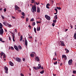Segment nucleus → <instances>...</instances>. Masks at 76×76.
<instances>
[{
  "instance_id": "1",
  "label": "nucleus",
  "mask_w": 76,
  "mask_h": 76,
  "mask_svg": "<svg viewBox=\"0 0 76 76\" xmlns=\"http://www.w3.org/2000/svg\"><path fill=\"white\" fill-rule=\"evenodd\" d=\"M32 9H31V11L33 12V13H34V12H37V7L36 6H32Z\"/></svg>"
},
{
  "instance_id": "2",
  "label": "nucleus",
  "mask_w": 76,
  "mask_h": 76,
  "mask_svg": "<svg viewBox=\"0 0 76 76\" xmlns=\"http://www.w3.org/2000/svg\"><path fill=\"white\" fill-rule=\"evenodd\" d=\"M0 55H1V58H2V56H4L3 57V58H6V55L3 52H1V53H0Z\"/></svg>"
},
{
  "instance_id": "3",
  "label": "nucleus",
  "mask_w": 76,
  "mask_h": 76,
  "mask_svg": "<svg viewBox=\"0 0 76 76\" xmlns=\"http://www.w3.org/2000/svg\"><path fill=\"white\" fill-rule=\"evenodd\" d=\"M45 18L47 19V20H50V19H51V18H50V17L48 16L47 15H45Z\"/></svg>"
},
{
  "instance_id": "4",
  "label": "nucleus",
  "mask_w": 76,
  "mask_h": 76,
  "mask_svg": "<svg viewBox=\"0 0 76 76\" xmlns=\"http://www.w3.org/2000/svg\"><path fill=\"white\" fill-rule=\"evenodd\" d=\"M4 31H3V28H1L0 29V35H2L3 34Z\"/></svg>"
},
{
  "instance_id": "5",
  "label": "nucleus",
  "mask_w": 76,
  "mask_h": 76,
  "mask_svg": "<svg viewBox=\"0 0 76 76\" xmlns=\"http://www.w3.org/2000/svg\"><path fill=\"white\" fill-rule=\"evenodd\" d=\"M16 61H18V62H21V59L19 58H16Z\"/></svg>"
},
{
  "instance_id": "6",
  "label": "nucleus",
  "mask_w": 76,
  "mask_h": 76,
  "mask_svg": "<svg viewBox=\"0 0 76 76\" xmlns=\"http://www.w3.org/2000/svg\"><path fill=\"white\" fill-rule=\"evenodd\" d=\"M19 9H20V8L18 7V6H17V5H15V10H17Z\"/></svg>"
},
{
  "instance_id": "7",
  "label": "nucleus",
  "mask_w": 76,
  "mask_h": 76,
  "mask_svg": "<svg viewBox=\"0 0 76 76\" xmlns=\"http://www.w3.org/2000/svg\"><path fill=\"white\" fill-rule=\"evenodd\" d=\"M72 62H73L72 59L69 60L68 61V64H69V65H71V64H72Z\"/></svg>"
},
{
  "instance_id": "8",
  "label": "nucleus",
  "mask_w": 76,
  "mask_h": 76,
  "mask_svg": "<svg viewBox=\"0 0 76 76\" xmlns=\"http://www.w3.org/2000/svg\"><path fill=\"white\" fill-rule=\"evenodd\" d=\"M63 58L65 60H67V57L66 56L63 55L62 56V58Z\"/></svg>"
},
{
  "instance_id": "9",
  "label": "nucleus",
  "mask_w": 76,
  "mask_h": 76,
  "mask_svg": "<svg viewBox=\"0 0 76 76\" xmlns=\"http://www.w3.org/2000/svg\"><path fill=\"white\" fill-rule=\"evenodd\" d=\"M12 37L13 41L15 42V34H13V33H12Z\"/></svg>"
},
{
  "instance_id": "10",
  "label": "nucleus",
  "mask_w": 76,
  "mask_h": 76,
  "mask_svg": "<svg viewBox=\"0 0 76 76\" xmlns=\"http://www.w3.org/2000/svg\"><path fill=\"white\" fill-rule=\"evenodd\" d=\"M61 44H60L61 46H65V45L64 44V41H61Z\"/></svg>"
},
{
  "instance_id": "11",
  "label": "nucleus",
  "mask_w": 76,
  "mask_h": 76,
  "mask_svg": "<svg viewBox=\"0 0 76 76\" xmlns=\"http://www.w3.org/2000/svg\"><path fill=\"white\" fill-rule=\"evenodd\" d=\"M37 13H39L40 12V8L39 7H37Z\"/></svg>"
},
{
  "instance_id": "12",
  "label": "nucleus",
  "mask_w": 76,
  "mask_h": 76,
  "mask_svg": "<svg viewBox=\"0 0 76 76\" xmlns=\"http://www.w3.org/2000/svg\"><path fill=\"white\" fill-rule=\"evenodd\" d=\"M35 60H36V61H39V57H37V56L36 57V58H35Z\"/></svg>"
},
{
  "instance_id": "13",
  "label": "nucleus",
  "mask_w": 76,
  "mask_h": 76,
  "mask_svg": "<svg viewBox=\"0 0 76 76\" xmlns=\"http://www.w3.org/2000/svg\"><path fill=\"white\" fill-rule=\"evenodd\" d=\"M25 45L27 46L28 45V41H27V40H26V38H25Z\"/></svg>"
},
{
  "instance_id": "14",
  "label": "nucleus",
  "mask_w": 76,
  "mask_h": 76,
  "mask_svg": "<svg viewBox=\"0 0 76 76\" xmlns=\"http://www.w3.org/2000/svg\"><path fill=\"white\" fill-rule=\"evenodd\" d=\"M9 63H10V66H13L14 65V64H13V62H12L11 61H10L9 62Z\"/></svg>"
},
{
  "instance_id": "15",
  "label": "nucleus",
  "mask_w": 76,
  "mask_h": 76,
  "mask_svg": "<svg viewBox=\"0 0 76 76\" xmlns=\"http://www.w3.org/2000/svg\"><path fill=\"white\" fill-rule=\"evenodd\" d=\"M38 66H37V69H41V64H38Z\"/></svg>"
},
{
  "instance_id": "16",
  "label": "nucleus",
  "mask_w": 76,
  "mask_h": 76,
  "mask_svg": "<svg viewBox=\"0 0 76 76\" xmlns=\"http://www.w3.org/2000/svg\"><path fill=\"white\" fill-rule=\"evenodd\" d=\"M14 48L17 51H19V49H18V47L14 45Z\"/></svg>"
},
{
  "instance_id": "17",
  "label": "nucleus",
  "mask_w": 76,
  "mask_h": 76,
  "mask_svg": "<svg viewBox=\"0 0 76 76\" xmlns=\"http://www.w3.org/2000/svg\"><path fill=\"white\" fill-rule=\"evenodd\" d=\"M7 25L8 26V27H9V28H11L12 27V25L11 24H9V23H7Z\"/></svg>"
},
{
  "instance_id": "18",
  "label": "nucleus",
  "mask_w": 76,
  "mask_h": 76,
  "mask_svg": "<svg viewBox=\"0 0 76 76\" xmlns=\"http://www.w3.org/2000/svg\"><path fill=\"white\" fill-rule=\"evenodd\" d=\"M49 6H50V4H47L46 5V8H47V9H50V7H48Z\"/></svg>"
},
{
  "instance_id": "19",
  "label": "nucleus",
  "mask_w": 76,
  "mask_h": 76,
  "mask_svg": "<svg viewBox=\"0 0 76 76\" xmlns=\"http://www.w3.org/2000/svg\"><path fill=\"white\" fill-rule=\"evenodd\" d=\"M65 50L66 51V53H69V50H68V49H67V48L65 49Z\"/></svg>"
},
{
  "instance_id": "20",
  "label": "nucleus",
  "mask_w": 76,
  "mask_h": 76,
  "mask_svg": "<svg viewBox=\"0 0 76 76\" xmlns=\"http://www.w3.org/2000/svg\"><path fill=\"white\" fill-rule=\"evenodd\" d=\"M30 56H31V57H33V58L34 57V54L33 53H31L30 54Z\"/></svg>"
},
{
  "instance_id": "21",
  "label": "nucleus",
  "mask_w": 76,
  "mask_h": 76,
  "mask_svg": "<svg viewBox=\"0 0 76 76\" xmlns=\"http://www.w3.org/2000/svg\"><path fill=\"white\" fill-rule=\"evenodd\" d=\"M37 31H40V27H37Z\"/></svg>"
},
{
  "instance_id": "22",
  "label": "nucleus",
  "mask_w": 76,
  "mask_h": 76,
  "mask_svg": "<svg viewBox=\"0 0 76 76\" xmlns=\"http://www.w3.org/2000/svg\"><path fill=\"white\" fill-rule=\"evenodd\" d=\"M4 69L5 70H8V68H7L6 66H4Z\"/></svg>"
},
{
  "instance_id": "23",
  "label": "nucleus",
  "mask_w": 76,
  "mask_h": 76,
  "mask_svg": "<svg viewBox=\"0 0 76 76\" xmlns=\"http://www.w3.org/2000/svg\"><path fill=\"white\" fill-rule=\"evenodd\" d=\"M2 26H3V25L1 23H0V29L2 28Z\"/></svg>"
},
{
  "instance_id": "24",
  "label": "nucleus",
  "mask_w": 76,
  "mask_h": 76,
  "mask_svg": "<svg viewBox=\"0 0 76 76\" xmlns=\"http://www.w3.org/2000/svg\"><path fill=\"white\" fill-rule=\"evenodd\" d=\"M74 37L75 39H76V33L74 34Z\"/></svg>"
},
{
  "instance_id": "25",
  "label": "nucleus",
  "mask_w": 76,
  "mask_h": 76,
  "mask_svg": "<svg viewBox=\"0 0 76 76\" xmlns=\"http://www.w3.org/2000/svg\"><path fill=\"white\" fill-rule=\"evenodd\" d=\"M18 47L19 50H22V47L20 45H19Z\"/></svg>"
},
{
  "instance_id": "26",
  "label": "nucleus",
  "mask_w": 76,
  "mask_h": 76,
  "mask_svg": "<svg viewBox=\"0 0 76 76\" xmlns=\"http://www.w3.org/2000/svg\"><path fill=\"white\" fill-rule=\"evenodd\" d=\"M21 15H22L23 16H25V13L23 12L21 13Z\"/></svg>"
},
{
  "instance_id": "27",
  "label": "nucleus",
  "mask_w": 76,
  "mask_h": 76,
  "mask_svg": "<svg viewBox=\"0 0 76 76\" xmlns=\"http://www.w3.org/2000/svg\"><path fill=\"white\" fill-rule=\"evenodd\" d=\"M20 41L22 40V39H23V37L22 36H21V37H20Z\"/></svg>"
},
{
  "instance_id": "28",
  "label": "nucleus",
  "mask_w": 76,
  "mask_h": 76,
  "mask_svg": "<svg viewBox=\"0 0 76 76\" xmlns=\"http://www.w3.org/2000/svg\"><path fill=\"white\" fill-rule=\"evenodd\" d=\"M2 39L1 38H0V41H1V42H5L4 41H2Z\"/></svg>"
},
{
  "instance_id": "29",
  "label": "nucleus",
  "mask_w": 76,
  "mask_h": 76,
  "mask_svg": "<svg viewBox=\"0 0 76 76\" xmlns=\"http://www.w3.org/2000/svg\"><path fill=\"white\" fill-rule=\"evenodd\" d=\"M56 8L57 9H58V10H61V7H57Z\"/></svg>"
},
{
  "instance_id": "30",
  "label": "nucleus",
  "mask_w": 76,
  "mask_h": 76,
  "mask_svg": "<svg viewBox=\"0 0 76 76\" xmlns=\"http://www.w3.org/2000/svg\"><path fill=\"white\" fill-rule=\"evenodd\" d=\"M35 0H31V3H35Z\"/></svg>"
},
{
  "instance_id": "31",
  "label": "nucleus",
  "mask_w": 76,
  "mask_h": 76,
  "mask_svg": "<svg viewBox=\"0 0 76 76\" xmlns=\"http://www.w3.org/2000/svg\"><path fill=\"white\" fill-rule=\"evenodd\" d=\"M32 25L33 26H35V22H33Z\"/></svg>"
},
{
  "instance_id": "32",
  "label": "nucleus",
  "mask_w": 76,
  "mask_h": 76,
  "mask_svg": "<svg viewBox=\"0 0 76 76\" xmlns=\"http://www.w3.org/2000/svg\"><path fill=\"white\" fill-rule=\"evenodd\" d=\"M57 22V20H56L55 19V20H53V23H55L56 22Z\"/></svg>"
},
{
  "instance_id": "33",
  "label": "nucleus",
  "mask_w": 76,
  "mask_h": 76,
  "mask_svg": "<svg viewBox=\"0 0 76 76\" xmlns=\"http://www.w3.org/2000/svg\"><path fill=\"white\" fill-rule=\"evenodd\" d=\"M44 72V71L43 70L40 72L41 74H43V73Z\"/></svg>"
},
{
  "instance_id": "34",
  "label": "nucleus",
  "mask_w": 76,
  "mask_h": 76,
  "mask_svg": "<svg viewBox=\"0 0 76 76\" xmlns=\"http://www.w3.org/2000/svg\"><path fill=\"white\" fill-rule=\"evenodd\" d=\"M55 18H56L55 19H56V20L57 19H58V18H57V15H56L55 16Z\"/></svg>"
},
{
  "instance_id": "35",
  "label": "nucleus",
  "mask_w": 76,
  "mask_h": 76,
  "mask_svg": "<svg viewBox=\"0 0 76 76\" xmlns=\"http://www.w3.org/2000/svg\"><path fill=\"white\" fill-rule=\"evenodd\" d=\"M34 30L35 33H37V31H37V29H36V28H34Z\"/></svg>"
},
{
  "instance_id": "36",
  "label": "nucleus",
  "mask_w": 76,
  "mask_h": 76,
  "mask_svg": "<svg viewBox=\"0 0 76 76\" xmlns=\"http://www.w3.org/2000/svg\"><path fill=\"white\" fill-rule=\"evenodd\" d=\"M30 21L31 22H32V21H34V18H31V20H30Z\"/></svg>"
},
{
  "instance_id": "37",
  "label": "nucleus",
  "mask_w": 76,
  "mask_h": 76,
  "mask_svg": "<svg viewBox=\"0 0 76 76\" xmlns=\"http://www.w3.org/2000/svg\"><path fill=\"white\" fill-rule=\"evenodd\" d=\"M29 20V18H26V22H28Z\"/></svg>"
},
{
  "instance_id": "38",
  "label": "nucleus",
  "mask_w": 76,
  "mask_h": 76,
  "mask_svg": "<svg viewBox=\"0 0 76 76\" xmlns=\"http://www.w3.org/2000/svg\"><path fill=\"white\" fill-rule=\"evenodd\" d=\"M73 73L74 74H75L76 73V71H73Z\"/></svg>"
},
{
  "instance_id": "39",
  "label": "nucleus",
  "mask_w": 76,
  "mask_h": 76,
  "mask_svg": "<svg viewBox=\"0 0 76 76\" xmlns=\"http://www.w3.org/2000/svg\"><path fill=\"white\" fill-rule=\"evenodd\" d=\"M5 73L7 74L8 73V70H6L5 71Z\"/></svg>"
},
{
  "instance_id": "40",
  "label": "nucleus",
  "mask_w": 76,
  "mask_h": 76,
  "mask_svg": "<svg viewBox=\"0 0 76 76\" xmlns=\"http://www.w3.org/2000/svg\"><path fill=\"white\" fill-rule=\"evenodd\" d=\"M11 49L12 50H14V48H13V47H11Z\"/></svg>"
},
{
  "instance_id": "41",
  "label": "nucleus",
  "mask_w": 76,
  "mask_h": 76,
  "mask_svg": "<svg viewBox=\"0 0 76 76\" xmlns=\"http://www.w3.org/2000/svg\"><path fill=\"white\" fill-rule=\"evenodd\" d=\"M3 24H4V25H5V26H7V25L6 24V23L5 22L3 23Z\"/></svg>"
},
{
  "instance_id": "42",
  "label": "nucleus",
  "mask_w": 76,
  "mask_h": 76,
  "mask_svg": "<svg viewBox=\"0 0 76 76\" xmlns=\"http://www.w3.org/2000/svg\"><path fill=\"white\" fill-rule=\"evenodd\" d=\"M1 17L3 19H4V16L3 15H1Z\"/></svg>"
},
{
  "instance_id": "43",
  "label": "nucleus",
  "mask_w": 76,
  "mask_h": 76,
  "mask_svg": "<svg viewBox=\"0 0 76 76\" xmlns=\"http://www.w3.org/2000/svg\"><path fill=\"white\" fill-rule=\"evenodd\" d=\"M18 11L19 12H21V10H18Z\"/></svg>"
},
{
  "instance_id": "44",
  "label": "nucleus",
  "mask_w": 76,
  "mask_h": 76,
  "mask_svg": "<svg viewBox=\"0 0 76 76\" xmlns=\"http://www.w3.org/2000/svg\"><path fill=\"white\" fill-rule=\"evenodd\" d=\"M28 27L30 29H31V28H32L31 27V26L30 25H29Z\"/></svg>"
},
{
  "instance_id": "45",
  "label": "nucleus",
  "mask_w": 76,
  "mask_h": 76,
  "mask_svg": "<svg viewBox=\"0 0 76 76\" xmlns=\"http://www.w3.org/2000/svg\"><path fill=\"white\" fill-rule=\"evenodd\" d=\"M21 18H22V19H24V18H25L24 16H21Z\"/></svg>"
},
{
  "instance_id": "46",
  "label": "nucleus",
  "mask_w": 76,
  "mask_h": 76,
  "mask_svg": "<svg viewBox=\"0 0 76 76\" xmlns=\"http://www.w3.org/2000/svg\"><path fill=\"white\" fill-rule=\"evenodd\" d=\"M18 35L19 36V37H20V32H19L18 33Z\"/></svg>"
},
{
  "instance_id": "47",
  "label": "nucleus",
  "mask_w": 76,
  "mask_h": 76,
  "mask_svg": "<svg viewBox=\"0 0 76 76\" xmlns=\"http://www.w3.org/2000/svg\"><path fill=\"white\" fill-rule=\"evenodd\" d=\"M54 64H57V61H56V62L53 63Z\"/></svg>"
},
{
  "instance_id": "48",
  "label": "nucleus",
  "mask_w": 76,
  "mask_h": 76,
  "mask_svg": "<svg viewBox=\"0 0 76 76\" xmlns=\"http://www.w3.org/2000/svg\"><path fill=\"white\" fill-rule=\"evenodd\" d=\"M55 10L56 12H57H57H58V11L57 10V9H55Z\"/></svg>"
},
{
  "instance_id": "49",
  "label": "nucleus",
  "mask_w": 76,
  "mask_h": 76,
  "mask_svg": "<svg viewBox=\"0 0 76 76\" xmlns=\"http://www.w3.org/2000/svg\"><path fill=\"white\" fill-rule=\"evenodd\" d=\"M33 68H34V69H35V70H37V67H34Z\"/></svg>"
},
{
  "instance_id": "50",
  "label": "nucleus",
  "mask_w": 76,
  "mask_h": 76,
  "mask_svg": "<svg viewBox=\"0 0 76 76\" xmlns=\"http://www.w3.org/2000/svg\"><path fill=\"white\" fill-rule=\"evenodd\" d=\"M4 12H6V9L4 8Z\"/></svg>"
},
{
  "instance_id": "51",
  "label": "nucleus",
  "mask_w": 76,
  "mask_h": 76,
  "mask_svg": "<svg viewBox=\"0 0 76 76\" xmlns=\"http://www.w3.org/2000/svg\"><path fill=\"white\" fill-rule=\"evenodd\" d=\"M55 25V23H52V26H54Z\"/></svg>"
},
{
  "instance_id": "52",
  "label": "nucleus",
  "mask_w": 76,
  "mask_h": 76,
  "mask_svg": "<svg viewBox=\"0 0 76 76\" xmlns=\"http://www.w3.org/2000/svg\"><path fill=\"white\" fill-rule=\"evenodd\" d=\"M20 75L21 76H24V75L23 74H22V73H20Z\"/></svg>"
},
{
  "instance_id": "53",
  "label": "nucleus",
  "mask_w": 76,
  "mask_h": 76,
  "mask_svg": "<svg viewBox=\"0 0 76 76\" xmlns=\"http://www.w3.org/2000/svg\"><path fill=\"white\" fill-rule=\"evenodd\" d=\"M36 3L37 5H38V4H39V3H37L36 2Z\"/></svg>"
},
{
  "instance_id": "54",
  "label": "nucleus",
  "mask_w": 76,
  "mask_h": 76,
  "mask_svg": "<svg viewBox=\"0 0 76 76\" xmlns=\"http://www.w3.org/2000/svg\"><path fill=\"white\" fill-rule=\"evenodd\" d=\"M32 38V36H30L29 37H28V38Z\"/></svg>"
},
{
  "instance_id": "55",
  "label": "nucleus",
  "mask_w": 76,
  "mask_h": 76,
  "mask_svg": "<svg viewBox=\"0 0 76 76\" xmlns=\"http://www.w3.org/2000/svg\"><path fill=\"white\" fill-rule=\"evenodd\" d=\"M55 56H57V54H56V52H55Z\"/></svg>"
},
{
  "instance_id": "56",
  "label": "nucleus",
  "mask_w": 76,
  "mask_h": 76,
  "mask_svg": "<svg viewBox=\"0 0 76 76\" xmlns=\"http://www.w3.org/2000/svg\"><path fill=\"white\" fill-rule=\"evenodd\" d=\"M23 61H25V59L24 58H23Z\"/></svg>"
},
{
  "instance_id": "57",
  "label": "nucleus",
  "mask_w": 76,
  "mask_h": 76,
  "mask_svg": "<svg viewBox=\"0 0 76 76\" xmlns=\"http://www.w3.org/2000/svg\"><path fill=\"white\" fill-rule=\"evenodd\" d=\"M73 25L71 26V28H73Z\"/></svg>"
},
{
  "instance_id": "58",
  "label": "nucleus",
  "mask_w": 76,
  "mask_h": 76,
  "mask_svg": "<svg viewBox=\"0 0 76 76\" xmlns=\"http://www.w3.org/2000/svg\"><path fill=\"white\" fill-rule=\"evenodd\" d=\"M15 32H17V29H15Z\"/></svg>"
},
{
  "instance_id": "59",
  "label": "nucleus",
  "mask_w": 76,
  "mask_h": 76,
  "mask_svg": "<svg viewBox=\"0 0 76 76\" xmlns=\"http://www.w3.org/2000/svg\"><path fill=\"white\" fill-rule=\"evenodd\" d=\"M37 23H40V22H39L37 21Z\"/></svg>"
},
{
  "instance_id": "60",
  "label": "nucleus",
  "mask_w": 76,
  "mask_h": 76,
  "mask_svg": "<svg viewBox=\"0 0 76 76\" xmlns=\"http://www.w3.org/2000/svg\"><path fill=\"white\" fill-rule=\"evenodd\" d=\"M53 60H57V59L56 58H53Z\"/></svg>"
},
{
  "instance_id": "61",
  "label": "nucleus",
  "mask_w": 76,
  "mask_h": 76,
  "mask_svg": "<svg viewBox=\"0 0 76 76\" xmlns=\"http://www.w3.org/2000/svg\"><path fill=\"white\" fill-rule=\"evenodd\" d=\"M12 18H13V19H15V17L13 16L12 17Z\"/></svg>"
},
{
  "instance_id": "62",
  "label": "nucleus",
  "mask_w": 76,
  "mask_h": 76,
  "mask_svg": "<svg viewBox=\"0 0 76 76\" xmlns=\"http://www.w3.org/2000/svg\"><path fill=\"white\" fill-rule=\"evenodd\" d=\"M3 10V9H2V8H1L0 9V10Z\"/></svg>"
},
{
  "instance_id": "63",
  "label": "nucleus",
  "mask_w": 76,
  "mask_h": 76,
  "mask_svg": "<svg viewBox=\"0 0 76 76\" xmlns=\"http://www.w3.org/2000/svg\"><path fill=\"white\" fill-rule=\"evenodd\" d=\"M41 69H44V68H43V67L42 66L41 68Z\"/></svg>"
},
{
  "instance_id": "64",
  "label": "nucleus",
  "mask_w": 76,
  "mask_h": 76,
  "mask_svg": "<svg viewBox=\"0 0 76 76\" xmlns=\"http://www.w3.org/2000/svg\"><path fill=\"white\" fill-rule=\"evenodd\" d=\"M67 30H68V29H65V32H66V31H67Z\"/></svg>"
}]
</instances>
